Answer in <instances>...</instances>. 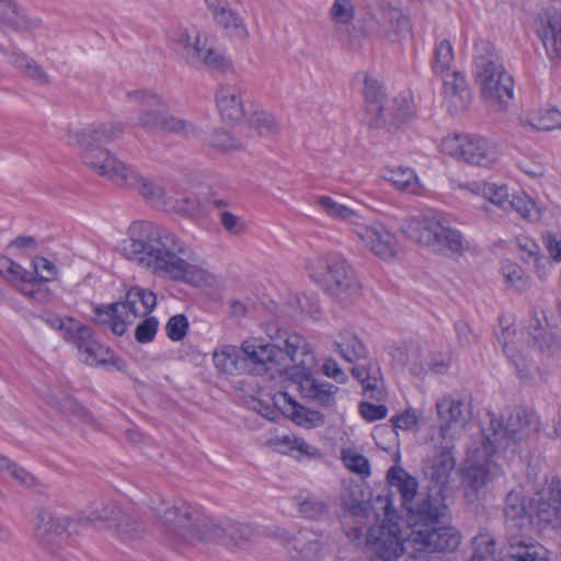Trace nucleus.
I'll return each mask as SVG.
<instances>
[{
  "label": "nucleus",
  "mask_w": 561,
  "mask_h": 561,
  "mask_svg": "<svg viewBox=\"0 0 561 561\" xmlns=\"http://www.w3.org/2000/svg\"><path fill=\"white\" fill-rule=\"evenodd\" d=\"M313 279L341 304L352 302L359 295L353 268L340 256H331L312 271Z\"/></svg>",
  "instance_id": "nucleus-13"
},
{
  "label": "nucleus",
  "mask_w": 561,
  "mask_h": 561,
  "mask_svg": "<svg viewBox=\"0 0 561 561\" xmlns=\"http://www.w3.org/2000/svg\"><path fill=\"white\" fill-rule=\"evenodd\" d=\"M102 523L122 541L139 539L145 525L138 512L115 501L100 502L89 515H60L39 510L35 517L34 536L38 545L53 556H62L68 548H76L84 527Z\"/></svg>",
  "instance_id": "nucleus-2"
},
{
  "label": "nucleus",
  "mask_w": 561,
  "mask_h": 561,
  "mask_svg": "<svg viewBox=\"0 0 561 561\" xmlns=\"http://www.w3.org/2000/svg\"><path fill=\"white\" fill-rule=\"evenodd\" d=\"M187 328L188 321L186 317L183 314H176L169 319L165 325V331L172 341H180L185 336Z\"/></svg>",
  "instance_id": "nucleus-64"
},
{
  "label": "nucleus",
  "mask_w": 561,
  "mask_h": 561,
  "mask_svg": "<svg viewBox=\"0 0 561 561\" xmlns=\"http://www.w3.org/2000/svg\"><path fill=\"white\" fill-rule=\"evenodd\" d=\"M391 423L396 430L414 432L419 427V415L415 410L407 409L402 413L393 415Z\"/></svg>",
  "instance_id": "nucleus-62"
},
{
  "label": "nucleus",
  "mask_w": 561,
  "mask_h": 561,
  "mask_svg": "<svg viewBox=\"0 0 561 561\" xmlns=\"http://www.w3.org/2000/svg\"><path fill=\"white\" fill-rule=\"evenodd\" d=\"M383 178L390 181L398 190L407 191L411 194H420L422 187L412 169L398 168L385 171Z\"/></svg>",
  "instance_id": "nucleus-43"
},
{
  "label": "nucleus",
  "mask_w": 561,
  "mask_h": 561,
  "mask_svg": "<svg viewBox=\"0 0 561 561\" xmlns=\"http://www.w3.org/2000/svg\"><path fill=\"white\" fill-rule=\"evenodd\" d=\"M469 561H497L495 539L491 534L482 533L473 537Z\"/></svg>",
  "instance_id": "nucleus-46"
},
{
  "label": "nucleus",
  "mask_w": 561,
  "mask_h": 561,
  "mask_svg": "<svg viewBox=\"0 0 561 561\" xmlns=\"http://www.w3.org/2000/svg\"><path fill=\"white\" fill-rule=\"evenodd\" d=\"M392 365L398 369H408L412 375L421 377L426 374L428 369L435 373H443L446 370L444 363L432 365L427 360L424 347L416 341L404 342L392 348L391 353Z\"/></svg>",
  "instance_id": "nucleus-21"
},
{
  "label": "nucleus",
  "mask_w": 561,
  "mask_h": 561,
  "mask_svg": "<svg viewBox=\"0 0 561 561\" xmlns=\"http://www.w3.org/2000/svg\"><path fill=\"white\" fill-rule=\"evenodd\" d=\"M250 136H270L277 129V123L274 115L261 106H256L248 117Z\"/></svg>",
  "instance_id": "nucleus-41"
},
{
  "label": "nucleus",
  "mask_w": 561,
  "mask_h": 561,
  "mask_svg": "<svg viewBox=\"0 0 561 561\" xmlns=\"http://www.w3.org/2000/svg\"><path fill=\"white\" fill-rule=\"evenodd\" d=\"M286 408H283V415H287L295 424L304 427H316L324 423V416L318 411H311L298 404L286 392H283Z\"/></svg>",
  "instance_id": "nucleus-34"
},
{
  "label": "nucleus",
  "mask_w": 561,
  "mask_h": 561,
  "mask_svg": "<svg viewBox=\"0 0 561 561\" xmlns=\"http://www.w3.org/2000/svg\"><path fill=\"white\" fill-rule=\"evenodd\" d=\"M127 99L140 107L137 126L185 139L202 138V129L192 122L170 113L167 102L160 95L147 90H135L127 93Z\"/></svg>",
  "instance_id": "nucleus-11"
},
{
  "label": "nucleus",
  "mask_w": 561,
  "mask_h": 561,
  "mask_svg": "<svg viewBox=\"0 0 561 561\" xmlns=\"http://www.w3.org/2000/svg\"><path fill=\"white\" fill-rule=\"evenodd\" d=\"M33 274L39 282H50L57 275L56 265L48 259L43 256H35L32 261Z\"/></svg>",
  "instance_id": "nucleus-59"
},
{
  "label": "nucleus",
  "mask_w": 561,
  "mask_h": 561,
  "mask_svg": "<svg viewBox=\"0 0 561 561\" xmlns=\"http://www.w3.org/2000/svg\"><path fill=\"white\" fill-rule=\"evenodd\" d=\"M336 353L347 363L356 364L365 360L367 348L364 343L353 333H342L334 342Z\"/></svg>",
  "instance_id": "nucleus-36"
},
{
  "label": "nucleus",
  "mask_w": 561,
  "mask_h": 561,
  "mask_svg": "<svg viewBox=\"0 0 561 561\" xmlns=\"http://www.w3.org/2000/svg\"><path fill=\"white\" fill-rule=\"evenodd\" d=\"M169 45L188 64L198 59L202 47L199 32L196 30L180 28L169 34Z\"/></svg>",
  "instance_id": "nucleus-29"
},
{
  "label": "nucleus",
  "mask_w": 561,
  "mask_h": 561,
  "mask_svg": "<svg viewBox=\"0 0 561 561\" xmlns=\"http://www.w3.org/2000/svg\"><path fill=\"white\" fill-rule=\"evenodd\" d=\"M410 538L411 531L403 535L398 523H391L389 518L387 524L379 527L377 535L371 536L369 546L376 560L398 561L403 556L408 558L411 551Z\"/></svg>",
  "instance_id": "nucleus-17"
},
{
  "label": "nucleus",
  "mask_w": 561,
  "mask_h": 561,
  "mask_svg": "<svg viewBox=\"0 0 561 561\" xmlns=\"http://www.w3.org/2000/svg\"><path fill=\"white\" fill-rule=\"evenodd\" d=\"M454 65V49L448 39H442L434 49L432 69L435 75L451 70Z\"/></svg>",
  "instance_id": "nucleus-49"
},
{
  "label": "nucleus",
  "mask_w": 561,
  "mask_h": 561,
  "mask_svg": "<svg viewBox=\"0 0 561 561\" xmlns=\"http://www.w3.org/2000/svg\"><path fill=\"white\" fill-rule=\"evenodd\" d=\"M285 307L286 314L290 318H298L302 314L317 318L320 314V308L316 301L291 289L287 290Z\"/></svg>",
  "instance_id": "nucleus-39"
},
{
  "label": "nucleus",
  "mask_w": 561,
  "mask_h": 561,
  "mask_svg": "<svg viewBox=\"0 0 561 561\" xmlns=\"http://www.w3.org/2000/svg\"><path fill=\"white\" fill-rule=\"evenodd\" d=\"M317 205L328 217L348 225L352 231L363 217L356 209H353L346 204L340 203L331 196H319L317 198Z\"/></svg>",
  "instance_id": "nucleus-30"
},
{
  "label": "nucleus",
  "mask_w": 561,
  "mask_h": 561,
  "mask_svg": "<svg viewBox=\"0 0 561 561\" xmlns=\"http://www.w3.org/2000/svg\"><path fill=\"white\" fill-rule=\"evenodd\" d=\"M400 229L413 242L440 255H458L470 248L469 241L453 227L448 217L436 210L403 219Z\"/></svg>",
  "instance_id": "nucleus-8"
},
{
  "label": "nucleus",
  "mask_w": 561,
  "mask_h": 561,
  "mask_svg": "<svg viewBox=\"0 0 561 561\" xmlns=\"http://www.w3.org/2000/svg\"><path fill=\"white\" fill-rule=\"evenodd\" d=\"M501 561H549L548 550L537 542L510 539V553Z\"/></svg>",
  "instance_id": "nucleus-32"
},
{
  "label": "nucleus",
  "mask_w": 561,
  "mask_h": 561,
  "mask_svg": "<svg viewBox=\"0 0 561 561\" xmlns=\"http://www.w3.org/2000/svg\"><path fill=\"white\" fill-rule=\"evenodd\" d=\"M341 459L344 466L352 472L362 477H368L370 474V466L368 459L356 450L343 449L341 453Z\"/></svg>",
  "instance_id": "nucleus-55"
},
{
  "label": "nucleus",
  "mask_w": 561,
  "mask_h": 561,
  "mask_svg": "<svg viewBox=\"0 0 561 561\" xmlns=\"http://www.w3.org/2000/svg\"><path fill=\"white\" fill-rule=\"evenodd\" d=\"M157 297L153 291L141 287H133L126 294L125 301L95 309L98 320L108 324L113 333L122 335L136 318L145 317L156 307Z\"/></svg>",
  "instance_id": "nucleus-12"
},
{
  "label": "nucleus",
  "mask_w": 561,
  "mask_h": 561,
  "mask_svg": "<svg viewBox=\"0 0 561 561\" xmlns=\"http://www.w3.org/2000/svg\"><path fill=\"white\" fill-rule=\"evenodd\" d=\"M84 330L85 333L78 332L71 340L82 356V360L90 366L115 364L114 354L94 337L91 328L84 324Z\"/></svg>",
  "instance_id": "nucleus-24"
},
{
  "label": "nucleus",
  "mask_w": 561,
  "mask_h": 561,
  "mask_svg": "<svg viewBox=\"0 0 561 561\" xmlns=\"http://www.w3.org/2000/svg\"><path fill=\"white\" fill-rule=\"evenodd\" d=\"M381 26L387 35H401L410 31L409 19L398 9L388 8L382 12Z\"/></svg>",
  "instance_id": "nucleus-47"
},
{
  "label": "nucleus",
  "mask_w": 561,
  "mask_h": 561,
  "mask_svg": "<svg viewBox=\"0 0 561 561\" xmlns=\"http://www.w3.org/2000/svg\"><path fill=\"white\" fill-rule=\"evenodd\" d=\"M513 209L523 218L535 221L539 219V208L525 193L513 194L507 204V210Z\"/></svg>",
  "instance_id": "nucleus-50"
},
{
  "label": "nucleus",
  "mask_w": 561,
  "mask_h": 561,
  "mask_svg": "<svg viewBox=\"0 0 561 561\" xmlns=\"http://www.w3.org/2000/svg\"><path fill=\"white\" fill-rule=\"evenodd\" d=\"M48 327L61 332L65 341L71 342L76 333H85L84 324L72 319H62L56 314H43L39 317Z\"/></svg>",
  "instance_id": "nucleus-45"
},
{
  "label": "nucleus",
  "mask_w": 561,
  "mask_h": 561,
  "mask_svg": "<svg viewBox=\"0 0 561 561\" xmlns=\"http://www.w3.org/2000/svg\"><path fill=\"white\" fill-rule=\"evenodd\" d=\"M353 233L376 256L382 260H390L397 255V239L381 222H368L362 217L359 222L356 224Z\"/></svg>",
  "instance_id": "nucleus-20"
},
{
  "label": "nucleus",
  "mask_w": 561,
  "mask_h": 561,
  "mask_svg": "<svg viewBox=\"0 0 561 561\" xmlns=\"http://www.w3.org/2000/svg\"><path fill=\"white\" fill-rule=\"evenodd\" d=\"M473 61L474 78L483 100L497 111L506 110L513 100L514 80L505 70L492 43L477 41Z\"/></svg>",
  "instance_id": "nucleus-10"
},
{
  "label": "nucleus",
  "mask_w": 561,
  "mask_h": 561,
  "mask_svg": "<svg viewBox=\"0 0 561 561\" xmlns=\"http://www.w3.org/2000/svg\"><path fill=\"white\" fill-rule=\"evenodd\" d=\"M34 278L35 275L31 271L25 270L16 262H13V265L5 276V279L10 282L19 291L21 290V287L25 285L30 286V283H32Z\"/></svg>",
  "instance_id": "nucleus-61"
},
{
  "label": "nucleus",
  "mask_w": 561,
  "mask_h": 561,
  "mask_svg": "<svg viewBox=\"0 0 561 561\" xmlns=\"http://www.w3.org/2000/svg\"><path fill=\"white\" fill-rule=\"evenodd\" d=\"M209 144L215 149L229 152L242 148L243 142L225 130H215L209 139Z\"/></svg>",
  "instance_id": "nucleus-56"
},
{
  "label": "nucleus",
  "mask_w": 561,
  "mask_h": 561,
  "mask_svg": "<svg viewBox=\"0 0 561 561\" xmlns=\"http://www.w3.org/2000/svg\"><path fill=\"white\" fill-rule=\"evenodd\" d=\"M386 478L390 489L400 495L401 507L411 530L444 523L448 507L440 491L436 494L420 492L417 479L400 466L390 467Z\"/></svg>",
  "instance_id": "nucleus-6"
},
{
  "label": "nucleus",
  "mask_w": 561,
  "mask_h": 561,
  "mask_svg": "<svg viewBox=\"0 0 561 561\" xmlns=\"http://www.w3.org/2000/svg\"><path fill=\"white\" fill-rule=\"evenodd\" d=\"M440 151L458 160L490 168L499 160L495 147L476 135H451L440 142Z\"/></svg>",
  "instance_id": "nucleus-15"
},
{
  "label": "nucleus",
  "mask_w": 561,
  "mask_h": 561,
  "mask_svg": "<svg viewBox=\"0 0 561 561\" xmlns=\"http://www.w3.org/2000/svg\"><path fill=\"white\" fill-rule=\"evenodd\" d=\"M330 18L335 25L348 26L355 18V5L351 0H334Z\"/></svg>",
  "instance_id": "nucleus-54"
},
{
  "label": "nucleus",
  "mask_w": 561,
  "mask_h": 561,
  "mask_svg": "<svg viewBox=\"0 0 561 561\" xmlns=\"http://www.w3.org/2000/svg\"><path fill=\"white\" fill-rule=\"evenodd\" d=\"M529 523L537 528L551 526L561 530V479H552L528 502Z\"/></svg>",
  "instance_id": "nucleus-16"
},
{
  "label": "nucleus",
  "mask_w": 561,
  "mask_h": 561,
  "mask_svg": "<svg viewBox=\"0 0 561 561\" xmlns=\"http://www.w3.org/2000/svg\"><path fill=\"white\" fill-rule=\"evenodd\" d=\"M443 80L445 93L450 96H459L463 103L469 100V91L465 76L457 70H447L439 75Z\"/></svg>",
  "instance_id": "nucleus-48"
},
{
  "label": "nucleus",
  "mask_w": 561,
  "mask_h": 561,
  "mask_svg": "<svg viewBox=\"0 0 561 561\" xmlns=\"http://www.w3.org/2000/svg\"><path fill=\"white\" fill-rule=\"evenodd\" d=\"M7 60L18 70H20L27 78L41 83L47 84L49 82L48 75L45 70L28 56L19 51H4Z\"/></svg>",
  "instance_id": "nucleus-37"
},
{
  "label": "nucleus",
  "mask_w": 561,
  "mask_h": 561,
  "mask_svg": "<svg viewBox=\"0 0 561 561\" xmlns=\"http://www.w3.org/2000/svg\"><path fill=\"white\" fill-rule=\"evenodd\" d=\"M502 274L505 282L519 291L527 290L530 287V278L518 264L512 261L502 263Z\"/></svg>",
  "instance_id": "nucleus-51"
},
{
  "label": "nucleus",
  "mask_w": 561,
  "mask_h": 561,
  "mask_svg": "<svg viewBox=\"0 0 561 561\" xmlns=\"http://www.w3.org/2000/svg\"><path fill=\"white\" fill-rule=\"evenodd\" d=\"M314 355L306 339L291 333L283 341V378L297 386L300 394L322 407L335 404L339 387L312 376Z\"/></svg>",
  "instance_id": "nucleus-5"
},
{
  "label": "nucleus",
  "mask_w": 561,
  "mask_h": 561,
  "mask_svg": "<svg viewBox=\"0 0 561 561\" xmlns=\"http://www.w3.org/2000/svg\"><path fill=\"white\" fill-rule=\"evenodd\" d=\"M439 420V434L444 442H454L458 438L469 421L467 405L451 397H443L436 402Z\"/></svg>",
  "instance_id": "nucleus-22"
},
{
  "label": "nucleus",
  "mask_w": 561,
  "mask_h": 561,
  "mask_svg": "<svg viewBox=\"0 0 561 561\" xmlns=\"http://www.w3.org/2000/svg\"><path fill=\"white\" fill-rule=\"evenodd\" d=\"M354 365L352 375L362 383L365 396L371 399H380L382 388L379 370L374 369L371 371V366L359 364V362Z\"/></svg>",
  "instance_id": "nucleus-38"
},
{
  "label": "nucleus",
  "mask_w": 561,
  "mask_h": 561,
  "mask_svg": "<svg viewBox=\"0 0 561 561\" xmlns=\"http://www.w3.org/2000/svg\"><path fill=\"white\" fill-rule=\"evenodd\" d=\"M149 505L165 539L174 546L217 542L226 547H241L256 536L255 528L250 524L215 518L202 507L187 502L170 504L158 495L150 500Z\"/></svg>",
  "instance_id": "nucleus-4"
},
{
  "label": "nucleus",
  "mask_w": 561,
  "mask_h": 561,
  "mask_svg": "<svg viewBox=\"0 0 561 561\" xmlns=\"http://www.w3.org/2000/svg\"><path fill=\"white\" fill-rule=\"evenodd\" d=\"M280 347L271 342L250 337L240 348L224 345L213 353V363L221 374L236 376L241 374L264 375L275 378L280 374Z\"/></svg>",
  "instance_id": "nucleus-7"
},
{
  "label": "nucleus",
  "mask_w": 561,
  "mask_h": 561,
  "mask_svg": "<svg viewBox=\"0 0 561 561\" xmlns=\"http://www.w3.org/2000/svg\"><path fill=\"white\" fill-rule=\"evenodd\" d=\"M20 293L27 297L30 300L37 304H45L49 300L50 297L48 288L36 277L34 280H32V283H30V286L25 285L21 287Z\"/></svg>",
  "instance_id": "nucleus-63"
},
{
  "label": "nucleus",
  "mask_w": 561,
  "mask_h": 561,
  "mask_svg": "<svg viewBox=\"0 0 561 561\" xmlns=\"http://www.w3.org/2000/svg\"><path fill=\"white\" fill-rule=\"evenodd\" d=\"M539 352L547 355L557 353L561 345L558 335L552 331H542L533 336Z\"/></svg>",
  "instance_id": "nucleus-58"
},
{
  "label": "nucleus",
  "mask_w": 561,
  "mask_h": 561,
  "mask_svg": "<svg viewBox=\"0 0 561 561\" xmlns=\"http://www.w3.org/2000/svg\"><path fill=\"white\" fill-rule=\"evenodd\" d=\"M286 448L284 453H289L297 459L302 457L317 458L320 457V453L317 448L307 444L302 438L294 435H283V448Z\"/></svg>",
  "instance_id": "nucleus-52"
},
{
  "label": "nucleus",
  "mask_w": 561,
  "mask_h": 561,
  "mask_svg": "<svg viewBox=\"0 0 561 561\" xmlns=\"http://www.w3.org/2000/svg\"><path fill=\"white\" fill-rule=\"evenodd\" d=\"M218 217L220 225L228 233L240 236L245 232L247 221L243 217L226 209L220 210Z\"/></svg>",
  "instance_id": "nucleus-57"
},
{
  "label": "nucleus",
  "mask_w": 561,
  "mask_h": 561,
  "mask_svg": "<svg viewBox=\"0 0 561 561\" xmlns=\"http://www.w3.org/2000/svg\"><path fill=\"white\" fill-rule=\"evenodd\" d=\"M537 32L549 58H561V14L557 11L545 12Z\"/></svg>",
  "instance_id": "nucleus-26"
},
{
  "label": "nucleus",
  "mask_w": 561,
  "mask_h": 561,
  "mask_svg": "<svg viewBox=\"0 0 561 561\" xmlns=\"http://www.w3.org/2000/svg\"><path fill=\"white\" fill-rule=\"evenodd\" d=\"M500 339L503 341V352L515 370V375L524 382L531 381L539 373V367L529 356V348L526 344L529 337L522 332L516 335L515 331L503 330Z\"/></svg>",
  "instance_id": "nucleus-19"
},
{
  "label": "nucleus",
  "mask_w": 561,
  "mask_h": 561,
  "mask_svg": "<svg viewBox=\"0 0 561 561\" xmlns=\"http://www.w3.org/2000/svg\"><path fill=\"white\" fill-rule=\"evenodd\" d=\"M128 261L154 277L181 282L196 287L218 284L203 265L196 252L172 231L150 221H134L127 238L118 245Z\"/></svg>",
  "instance_id": "nucleus-1"
},
{
  "label": "nucleus",
  "mask_w": 561,
  "mask_h": 561,
  "mask_svg": "<svg viewBox=\"0 0 561 561\" xmlns=\"http://www.w3.org/2000/svg\"><path fill=\"white\" fill-rule=\"evenodd\" d=\"M451 442H445L444 450L431 459L424 467L427 478L439 484H445L455 467V460L450 454Z\"/></svg>",
  "instance_id": "nucleus-33"
},
{
  "label": "nucleus",
  "mask_w": 561,
  "mask_h": 561,
  "mask_svg": "<svg viewBox=\"0 0 561 561\" xmlns=\"http://www.w3.org/2000/svg\"><path fill=\"white\" fill-rule=\"evenodd\" d=\"M216 104L221 118L228 123H237L244 115L241 90L237 85H220L216 92Z\"/></svg>",
  "instance_id": "nucleus-27"
},
{
  "label": "nucleus",
  "mask_w": 561,
  "mask_h": 561,
  "mask_svg": "<svg viewBox=\"0 0 561 561\" xmlns=\"http://www.w3.org/2000/svg\"><path fill=\"white\" fill-rule=\"evenodd\" d=\"M459 187L468 191L473 195H479L490 201L492 204L507 210V204L511 195L506 185H497L495 183H486L482 181H473L460 184Z\"/></svg>",
  "instance_id": "nucleus-31"
},
{
  "label": "nucleus",
  "mask_w": 561,
  "mask_h": 561,
  "mask_svg": "<svg viewBox=\"0 0 561 561\" xmlns=\"http://www.w3.org/2000/svg\"><path fill=\"white\" fill-rule=\"evenodd\" d=\"M523 124L537 130L549 131L560 129L561 112L554 107L539 110L538 112L530 114Z\"/></svg>",
  "instance_id": "nucleus-44"
},
{
  "label": "nucleus",
  "mask_w": 561,
  "mask_h": 561,
  "mask_svg": "<svg viewBox=\"0 0 561 561\" xmlns=\"http://www.w3.org/2000/svg\"><path fill=\"white\" fill-rule=\"evenodd\" d=\"M364 81V98L366 101L367 112L376 117L377 114L383 110V104L387 100H385V91L381 83L374 77L365 73L363 75Z\"/></svg>",
  "instance_id": "nucleus-40"
},
{
  "label": "nucleus",
  "mask_w": 561,
  "mask_h": 561,
  "mask_svg": "<svg viewBox=\"0 0 561 561\" xmlns=\"http://www.w3.org/2000/svg\"><path fill=\"white\" fill-rule=\"evenodd\" d=\"M504 516L508 528L522 529L529 523L528 504L517 491H511L505 499Z\"/></svg>",
  "instance_id": "nucleus-35"
},
{
  "label": "nucleus",
  "mask_w": 561,
  "mask_h": 561,
  "mask_svg": "<svg viewBox=\"0 0 561 561\" xmlns=\"http://www.w3.org/2000/svg\"><path fill=\"white\" fill-rule=\"evenodd\" d=\"M190 65L204 66L213 71L226 72L231 69V60L221 51L211 47L202 46L198 50V59Z\"/></svg>",
  "instance_id": "nucleus-42"
},
{
  "label": "nucleus",
  "mask_w": 561,
  "mask_h": 561,
  "mask_svg": "<svg viewBox=\"0 0 561 561\" xmlns=\"http://www.w3.org/2000/svg\"><path fill=\"white\" fill-rule=\"evenodd\" d=\"M414 114V104L410 94H399L391 100H387L383 110L376 117L370 119V124L376 127L383 125H399L405 123Z\"/></svg>",
  "instance_id": "nucleus-25"
},
{
  "label": "nucleus",
  "mask_w": 561,
  "mask_h": 561,
  "mask_svg": "<svg viewBox=\"0 0 561 561\" xmlns=\"http://www.w3.org/2000/svg\"><path fill=\"white\" fill-rule=\"evenodd\" d=\"M286 448L284 453H289L297 459L302 457L317 458L320 457V453L317 448L307 444L302 438L294 435H283V448Z\"/></svg>",
  "instance_id": "nucleus-53"
},
{
  "label": "nucleus",
  "mask_w": 561,
  "mask_h": 561,
  "mask_svg": "<svg viewBox=\"0 0 561 561\" xmlns=\"http://www.w3.org/2000/svg\"><path fill=\"white\" fill-rule=\"evenodd\" d=\"M107 180L116 185L137 190L145 199L158 208L172 206V198L167 196L161 185L141 175L126 163L117 164L116 171Z\"/></svg>",
  "instance_id": "nucleus-18"
},
{
  "label": "nucleus",
  "mask_w": 561,
  "mask_h": 561,
  "mask_svg": "<svg viewBox=\"0 0 561 561\" xmlns=\"http://www.w3.org/2000/svg\"><path fill=\"white\" fill-rule=\"evenodd\" d=\"M540 423L535 412L515 409L505 424L490 415L489 426L483 428L480 440L468 450L463 482L479 490L503 473L510 455L517 445L533 438L539 432Z\"/></svg>",
  "instance_id": "nucleus-3"
},
{
  "label": "nucleus",
  "mask_w": 561,
  "mask_h": 561,
  "mask_svg": "<svg viewBox=\"0 0 561 561\" xmlns=\"http://www.w3.org/2000/svg\"><path fill=\"white\" fill-rule=\"evenodd\" d=\"M121 123H93L80 131H68V144L80 148L82 163L98 175L108 179L116 171L117 164H124L110 150L101 145L114 141L124 134Z\"/></svg>",
  "instance_id": "nucleus-9"
},
{
  "label": "nucleus",
  "mask_w": 561,
  "mask_h": 561,
  "mask_svg": "<svg viewBox=\"0 0 561 561\" xmlns=\"http://www.w3.org/2000/svg\"><path fill=\"white\" fill-rule=\"evenodd\" d=\"M3 460L5 463L0 466V471H8L14 480L24 486H32L34 484L35 479L28 471L10 460L4 455Z\"/></svg>",
  "instance_id": "nucleus-60"
},
{
  "label": "nucleus",
  "mask_w": 561,
  "mask_h": 561,
  "mask_svg": "<svg viewBox=\"0 0 561 561\" xmlns=\"http://www.w3.org/2000/svg\"><path fill=\"white\" fill-rule=\"evenodd\" d=\"M204 1L211 13L215 24L224 30L227 36L238 41H247L250 37L244 19L230 9L228 0Z\"/></svg>",
  "instance_id": "nucleus-23"
},
{
  "label": "nucleus",
  "mask_w": 561,
  "mask_h": 561,
  "mask_svg": "<svg viewBox=\"0 0 561 561\" xmlns=\"http://www.w3.org/2000/svg\"><path fill=\"white\" fill-rule=\"evenodd\" d=\"M459 543V533L444 524L411 530L409 540L411 551L404 561H445L440 556L434 553L455 550Z\"/></svg>",
  "instance_id": "nucleus-14"
},
{
  "label": "nucleus",
  "mask_w": 561,
  "mask_h": 561,
  "mask_svg": "<svg viewBox=\"0 0 561 561\" xmlns=\"http://www.w3.org/2000/svg\"><path fill=\"white\" fill-rule=\"evenodd\" d=\"M42 25L38 18L27 15L13 0H0V26L15 31H33Z\"/></svg>",
  "instance_id": "nucleus-28"
}]
</instances>
